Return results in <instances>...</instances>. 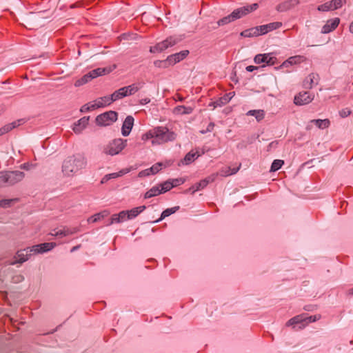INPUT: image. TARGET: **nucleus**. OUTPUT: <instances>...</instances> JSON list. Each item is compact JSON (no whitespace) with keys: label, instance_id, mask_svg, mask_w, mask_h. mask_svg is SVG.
Wrapping results in <instances>:
<instances>
[{"label":"nucleus","instance_id":"nucleus-1","mask_svg":"<svg viewBox=\"0 0 353 353\" xmlns=\"http://www.w3.org/2000/svg\"><path fill=\"white\" fill-rule=\"evenodd\" d=\"M87 164L86 159L81 154H77L67 157L62 164V172L68 176H73Z\"/></svg>","mask_w":353,"mask_h":353},{"label":"nucleus","instance_id":"nucleus-2","mask_svg":"<svg viewBox=\"0 0 353 353\" xmlns=\"http://www.w3.org/2000/svg\"><path fill=\"white\" fill-rule=\"evenodd\" d=\"M259 8V4L256 3H254L251 5H247L239 8H236L234 10L231 14L229 15L223 17L222 19H219L216 24L217 26L214 27V28H217L219 26H223L226 24H228L231 22H233L239 19L242 18L244 16H246L249 13L256 10Z\"/></svg>","mask_w":353,"mask_h":353},{"label":"nucleus","instance_id":"nucleus-3","mask_svg":"<svg viewBox=\"0 0 353 353\" xmlns=\"http://www.w3.org/2000/svg\"><path fill=\"white\" fill-rule=\"evenodd\" d=\"M154 139L152 143L163 144L175 140L176 134L167 127L158 126L153 128Z\"/></svg>","mask_w":353,"mask_h":353},{"label":"nucleus","instance_id":"nucleus-4","mask_svg":"<svg viewBox=\"0 0 353 353\" xmlns=\"http://www.w3.org/2000/svg\"><path fill=\"white\" fill-rule=\"evenodd\" d=\"M24 176V172L19 170L0 172V187L13 185L22 181Z\"/></svg>","mask_w":353,"mask_h":353},{"label":"nucleus","instance_id":"nucleus-5","mask_svg":"<svg viewBox=\"0 0 353 353\" xmlns=\"http://www.w3.org/2000/svg\"><path fill=\"white\" fill-rule=\"evenodd\" d=\"M321 319V315L307 316L306 314L297 315L286 323V326H292L294 328L298 326L299 330L303 329L308 323L315 322Z\"/></svg>","mask_w":353,"mask_h":353},{"label":"nucleus","instance_id":"nucleus-6","mask_svg":"<svg viewBox=\"0 0 353 353\" xmlns=\"http://www.w3.org/2000/svg\"><path fill=\"white\" fill-rule=\"evenodd\" d=\"M126 145V139H115L104 147L103 152L106 154L114 156L121 152L125 148Z\"/></svg>","mask_w":353,"mask_h":353},{"label":"nucleus","instance_id":"nucleus-7","mask_svg":"<svg viewBox=\"0 0 353 353\" xmlns=\"http://www.w3.org/2000/svg\"><path fill=\"white\" fill-rule=\"evenodd\" d=\"M118 114L115 111H108L96 117V123L101 126H107L112 124L117 120Z\"/></svg>","mask_w":353,"mask_h":353},{"label":"nucleus","instance_id":"nucleus-8","mask_svg":"<svg viewBox=\"0 0 353 353\" xmlns=\"http://www.w3.org/2000/svg\"><path fill=\"white\" fill-rule=\"evenodd\" d=\"M178 41L174 37H168L166 39L157 43L154 46H151L150 48V52L151 53H159L163 52L166 49L170 47H172L176 44Z\"/></svg>","mask_w":353,"mask_h":353},{"label":"nucleus","instance_id":"nucleus-9","mask_svg":"<svg viewBox=\"0 0 353 353\" xmlns=\"http://www.w3.org/2000/svg\"><path fill=\"white\" fill-rule=\"evenodd\" d=\"M32 254H34L32 247H28L25 249L19 250L17 252L16 255L14 256V259H16V260L12 262L11 264L23 263L28 261L30 256Z\"/></svg>","mask_w":353,"mask_h":353},{"label":"nucleus","instance_id":"nucleus-10","mask_svg":"<svg viewBox=\"0 0 353 353\" xmlns=\"http://www.w3.org/2000/svg\"><path fill=\"white\" fill-rule=\"evenodd\" d=\"M254 61L256 64L265 63L268 65H274L278 63L277 59L272 56V53L259 54L254 57Z\"/></svg>","mask_w":353,"mask_h":353},{"label":"nucleus","instance_id":"nucleus-11","mask_svg":"<svg viewBox=\"0 0 353 353\" xmlns=\"http://www.w3.org/2000/svg\"><path fill=\"white\" fill-rule=\"evenodd\" d=\"M314 99V95L309 92H299L294 97V102L297 105L308 104Z\"/></svg>","mask_w":353,"mask_h":353},{"label":"nucleus","instance_id":"nucleus-12","mask_svg":"<svg viewBox=\"0 0 353 353\" xmlns=\"http://www.w3.org/2000/svg\"><path fill=\"white\" fill-rule=\"evenodd\" d=\"M56 243H43L32 246L33 254L43 253L52 250L56 246Z\"/></svg>","mask_w":353,"mask_h":353},{"label":"nucleus","instance_id":"nucleus-13","mask_svg":"<svg viewBox=\"0 0 353 353\" xmlns=\"http://www.w3.org/2000/svg\"><path fill=\"white\" fill-rule=\"evenodd\" d=\"M127 212L125 210L121 211L118 214H114L111 216L109 221L105 224L107 226L111 225L114 223H120L128 220Z\"/></svg>","mask_w":353,"mask_h":353},{"label":"nucleus","instance_id":"nucleus-14","mask_svg":"<svg viewBox=\"0 0 353 353\" xmlns=\"http://www.w3.org/2000/svg\"><path fill=\"white\" fill-rule=\"evenodd\" d=\"M134 121L133 117L130 115L127 116L125 119L121 128V133L124 137L130 134L134 125Z\"/></svg>","mask_w":353,"mask_h":353},{"label":"nucleus","instance_id":"nucleus-15","mask_svg":"<svg viewBox=\"0 0 353 353\" xmlns=\"http://www.w3.org/2000/svg\"><path fill=\"white\" fill-rule=\"evenodd\" d=\"M189 54V51L185 50L181 51L180 52L171 54L167 57L168 61L170 65H173L176 63L184 59Z\"/></svg>","mask_w":353,"mask_h":353},{"label":"nucleus","instance_id":"nucleus-16","mask_svg":"<svg viewBox=\"0 0 353 353\" xmlns=\"http://www.w3.org/2000/svg\"><path fill=\"white\" fill-rule=\"evenodd\" d=\"M26 121L25 119H18L17 121H14L10 123L5 125L1 128H0V136L6 133H8L10 130H12V129H14L18 126H20V125L24 124L26 123Z\"/></svg>","mask_w":353,"mask_h":353},{"label":"nucleus","instance_id":"nucleus-17","mask_svg":"<svg viewBox=\"0 0 353 353\" xmlns=\"http://www.w3.org/2000/svg\"><path fill=\"white\" fill-rule=\"evenodd\" d=\"M319 81V75L316 73L310 74L303 81V86L306 89H311L313 85H317Z\"/></svg>","mask_w":353,"mask_h":353},{"label":"nucleus","instance_id":"nucleus-18","mask_svg":"<svg viewBox=\"0 0 353 353\" xmlns=\"http://www.w3.org/2000/svg\"><path fill=\"white\" fill-rule=\"evenodd\" d=\"M340 19L339 18H334L333 19L328 20L327 23L323 26L321 32L323 34H327L333 31L337 28Z\"/></svg>","mask_w":353,"mask_h":353},{"label":"nucleus","instance_id":"nucleus-19","mask_svg":"<svg viewBox=\"0 0 353 353\" xmlns=\"http://www.w3.org/2000/svg\"><path fill=\"white\" fill-rule=\"evenodd\" d=\"M299 3V0H288L277 5L276 9L279 12H285Z\"/></svg>","mask_w":353,"mask_h":353},{"label":"nucleus","instance_id":"nucleus-20","mask_svg":"<svg viewBox=\"0 0 353 353\" xmlns=\"http://www.w3.org/2000/svg\"><path fill=\"white\" fill-rule=\"evenodd\" d=\"M89 121V117H83L80 119L77 123L74 124V127L72 128L73 131L79 134L82 132V130L87 126Z\"/></svg>","mask_w":353,"mask_h":353},{"label":"nucleus","instance_id":"nucleus-21","mask_svg":"<svg viewBox=\"0 0 353 353\" xmlns=\"http://www.w3.org/2000/svg\"><path fill=\"white\" fill-rule=\"evenodd\" d=\"M231 93L225 94L224 96L220 97L219 99L215 101H212L209 104V106H212L214 108L216 107H221L225 104H227L231 99L230 97Z\"/></svg>","mask_w":353,"mask_h":353},{"label":"nucleus","instance_id":"nucleus-22","mask_svg":"<svg viewBox=\"0 0 353 353\" xmlns=\"http://www.w3.org/2000/svg\"><path fill=\"white\" fill-rule=\"evenodd\" d=\"M200 155L201 154H199L198 152L191 150L185 154L183 159H181V163L183 165H189L199 157H200Z\"/></svg>","mask_w":353,"mask_h":353},{"label":"nucleus","instance_id":"nucleus-23","mask_svg":"<svg viewBox=\"0 0 353 353\" xmlns=\"http://www.w3.org/2000/svg\"><path fill=\"white\" fill-rule=\"evenodd\" d=\"M111 72L110 68H98L94 70L90 71L88 73L91 76L92 80L94 78H97L99 76L105 75Z\"/></svg>","mask_w":353,"mask_h":353},{"label":"nucleus","instance_id":"nucleus-24","mask_svg":"<svg viewBox=\"0 0 353 353\" xmlns=\"http://www.w3.org/2000/svg\"><path fill=\"white\" fill-rule=\"evenodd\" d=\"M114 99L112 98V94L108 96H104L102 97H100L97 101V103H95L97 108L104 107L108 105H110L112 102H114Z\"/></svg>","mask_w":353,"mask_h":353},{"label":"nucleus","instance_id":"nucleus-25","mask_svg":"<svg viewBox=\"0 0 353 353\" xmlns=\"http://www.w3.org/2000/svg\"><path fill=\"white\" fill-rule=\"evenodd\" d=\"M110 214V212L107 210H103L99 213L91 216L88 219V223H96L104 218L107 217Z\"/></svg>","mask_w":353,"mask_h":353},{"label":"nucleus","instance_id":"nucleus-26","mask_svg":"<svg viewBox=\"0 0 353 353\" xmlns=\"http://www.w3.org/2000/svg\"><path fill=\"white\" fill-rule=\"evenodd\" d=\"M143 83L139 82L125 86L124 88L126 90L127 96L135 94L143 86Z\"/></svg>","mask_w":353,"mask_h":353},{"label":"nucleus","instance_id":"nucleus-27","mask_svg":"<svg viewBox=\"0 0 353 353\" xmlns=\"http://www.w3.org/2000/svg\"><path fill=\"white\" fill-rule=\"evenodd\" d=\"M192 107H186L185 105H178L173 109L172 112L174 114H190L192 112Z\"/></svg>","mask_w":353,"mask_h":353},{"label":"nucleus","instance_id":"nucleus-28","mask_svg":"<svg viewBox=\"0 0 353 353\" xmlns=\"http://www.w3.org/2000/svg\"><path fill=\"white\" fill-rule=\"evenodd\" d=\"M145 209V205H141L137 208H134L130 210H125L127 212V216L128 219H132L137 216L140 213H141Z\"/></svg>","mask_w":353,"mask_h":353},{"label":"nucleus","instance_id":"nucleus-29","mask_svg":"<svg viewBox=\"0 0 353 353\" xmlns=\"http://www.w3.org/2000/svg\"><path fill=\"white\" fill-rule=\"evenodd\" d=\"M179 206H175L171 208H167L165 210L163 211V212L161 214V216L159 219L153 221L152 223H159L163 219H164L165 217L169 216L170 215L175 213L177 210H179Z\"/></svg>","mask_w":353,"mask_h":353},{"label":"nucleus","instance_id":"nucleus-30","mask_svg":"<svg viewBox=\"0 0 353 353\" xmlns=\"http://www.w3.org/2000/svg\"><path fill=\"white\" fill-rule=\"evenodd\" d=\"M248 116H253L258 122L262 121L265 117V111L263 110H251L247 114Z\"/></svg>","mask_w":353,"mask_h":353},{"label":"nucleus","instance_id":"nucleus-31","mask_svg":"<svg viewBox=\"0 0 353 353\" xmlns=\"http://www.w3.org/2000/svg\"><path fill=\"white\" fill-rule=\"evenodd\" d=\"M240 35L243 37H253L259 36L257 28L253 27L242 31Z\"/></svg>","mask_w":353,"mask_h":353},{"label":"nucleus","instance_id":"nucleus-32","mask_svg":"<svg viewBox=\"0 0 353 353\" xmlns=\"http://www.w3.org/2000/svg\"><path fill=\"white\" fill-rule=\"evenodd\" d=\"M160 194H161V192L160 188H159V185H155L145 192V194L144 195V198L150 199L151 197L159 195Z\"/></svg>","mask_w":353,"mask_h":353},{"label":"nucleus","instance_id":"nucleus-33","mask_svg":"<svg viewBox=\"0 0 353 353\" xmlns=\"http://www.w3.org/2000/svg\"><path fill=\"white\" fill-rule=\"evenodd\" d=\"M312 123H314L319 128L325 129L330 126V121L329 119H313L311 121Z\"/></svg>","mask_w":353,"mask_h":353},{"label":"nucleus","instance_id":"nucleus-34","mask_svg":"<svg viewBox=\"0 0 353 353\" xmlns=\"http://www.w3.org/2000/svg\"><path fill=\"white\" fill-rule=\"evenodd\" d=\"M112 98L114 101H117L118 99H122L125 97H127V92L125 90L124 87L116 90L112 94Z\"/></svg>","mask_w":353,"mask_h":353},{"label":"nucleus","instance_id":"nucleus-35","mask_svg":"<svg viewBox=\"0 0 353 353\" xmlns=\"http://www.w3.org/2000/svg\"><path fill=\"white\" fill-rule=\"evenodd\" d=\"M90 77L91 76L88 72L87 74H84L81 78L77 79L74 82V85L76 87H79V86H81V85L87 83L88 82H89L92 80Z\"/></svg>","mask_w":353,"mask_h":353},{"label":"nucleus","instance_id":"nucleus-36","mask_svg":"<svg viewBox=\"0 0 353 353\" xmlns=\"http://www.w3.org/2000/svg\"><path fill=\"white\" fill-rule=\"evenodd\" d=\"M160 188V190L161 194L165 193L169 190H170L173 187V182H171L170 180H168L161 184L159 185Z\"/></svg>","mask_w":353,"mask_h":353},{"label":"nucleus","instance_id":"nucleus-37","mask_svg":"<svg viewBox=\"0 0 353 353\" xmlns=\"http://www.w3.org/2000/svg\"><path fill=\"white\" fill-rule=\"evenodd\" d=\"M162 167V163H157L153 165L150 168L143 170V172H147V174H157Z\"/></svg>","mask_w":353,"mask_h":353},{"label":"nucleus","instance_id":"nucleus-38","mask_svg":"<svg viewBox=\"0 0 353 353\" xmlns=\"http://www.w3.org/2000/svg\"><path fill=\"white\" fill-rule=\"evenodd\" d=\"M303 60L304 57L302 56H294L287 59L285 64H291L292 65L294 64L300 63L303 61Z\"/></svg>","mask_w":353,"mask_h":353},{"label":"nucleus","instance_id":"nucleus-39","mask_svg":"<svg viewBox=\"0 0 353 353\" xmlns=\"http://www.w3.org/2000/svg\"><path fill=\"white\" fill-rule=\"evenodd\" d=\"M284 164V161L280 159H275L273 161L271 168L270 172H276L279 170L281 166Z\"/></svg>","mask_w":353,"mask_h":353},{"label":"nucleus","instance_id":"nucleus-40","mask_svg":"<svg viewBox=\"0 0 353 353\" xmlns=\"http://www.w3.org/2000/svg\"><path fill=\"white\" fill-rule=\"evenodd\" d=\"M154 65L155 67L159 68H167L170 66V63L168 61V59L165 60H156L154 61Z\"/></svg>","mask_w":353,"mask_h":353},{"label":"nucleus","instance_id":"nucleus-41","mask_svg":"<svg viewBox=\"0 0 353 353\" xmlns=\"http://www.w3.org/2000/svg\"><path fill=\"white\" fill-rule=\"evenodd\" d=\"M267 26V30H268V32H270V31H272L274 30H276L278 28H279L280 27L282 26V23L281 22H272V23H270L268 24H266Z\"/></svg>","mask_w":353,"mask_h":353},{"label":"nucleus","instance_id":"nucleus-42","mask_svg":"<svg viewBox=\"0 0 353 353\" xmlns=\"http://www.w3.org/2000/svg\"><path fill=\"white\" fill-rule=\"evenodd\" d=\"M317 10L322 12H327L329 10H332V7L331 6V3H329V1H327L323 4L319 6Z\"/></svg>","mask_w":353,"mask_h":353},{"label":"nucleus","instance_id":"nucleus-43","mask_svg":"<svg viewBox=\"0 0 353 353\" xmlns=\"http://www.w3.org/2000/svg\"><path fill=\"white\" fill-rule=\"evenodd\" d=\"M217 174L221 176H228L232 175V172H231V167L222 168Z\"/></svg>","mask_w":353,"mask_h":353},{"label":"nucleus","instance_id":"nucleus-44","mask_svg":"<svg viewBox=\"0 0 353 353\" xmlns=\"http://www.w3.org/2000/svg\"><path fill=\"white\" fill-rule=\"evenodd\" d=\"M95 109H97V106H96L95 103L94 104H91V105L88 103V104H85L84 105H83L81 108V112H89V111H91V110H94Z\"/></svg>","mask_w":353,"mask_h":353},{"label":"nucleus","instance_id":"nucleus-45","mask_svg":"<svg viewBox=\"0 0 353 353\" xmlns=\"http://www.w3.org/2000/svg\"><path fill=\"white\" fill-rule=\"evenodd\" d=\"M329 3H331V6L332 7V10H336L339 8H341L343 6V0H332L329 1Z\"/></svg>","mask_w":353,"mask_h":353},{"label":"nucleus","instance_id":"nucleus-46","mask_svg":"<svg viewBox=\"0 0 353 353\" xmlns=\"http://www.w3.org/2000/svg\"><path fill=\"white\" fill-rule=\"evenodd\" d=\"M153 128L143 134L141 137L143 141H148L149 139H154Z\"/></svg>","mask_w":353,"mask_h":353},{"label":"nucleus","instance_id":"nucleus-47","mask_svg":"<svg viewBox=\"0 0 353 353\" xmlns=\"http://www.w3.org/2000/svg\"><path fill=\"white\" fill-rule=\"evenodd\" d=\"M13 199H2L0 201V208H7L11 206Z\"/></svg>","mask_w":353,"mask_h":353},{"label":"nucleus","instance_id":"nucleus-48","mask_svg":"<svg viewBox=\"0 0 353 353\" xmlns=\"http://www.w3.org/2000/svg\"><path fill=\"white\" fill-rule=\"evenodd\" d=\"M64 229H65V236L77 233L78 232L80 231V229L77 227H74L72 228L64 227Z\"/></svg>","mask_w":353,"mask_h":353},{"label":"nucleus","instance_id":"nucleus-49","mask_svg":"<svg viewBox=\"0 0 353 353\" xmlns=\"http://www.w3.org/2000/svg\"><path fill=\"white\" fill-rule=\"evenodd\" d=\"M51 235L57 236V237H61V238L63 236H66L64 228L63 229L59 230H54L53 232L51 233Z\"/></svg>","mask_w":353,"mask_h":353},{"label":"nucleus","instance_id":"nucleus-50","mask_svg":"<svg viewBox=\"0 0 353 353\" xmlns=\"http://www.w3.org/2000/svg\"><path fill=\"white\" fill-rule=\"evenodd\" d=\"M352 113V111L350 109L346 108L342 109L341 111H339V114L342 118H345L350 115Z\"/></svg>","mask_w":353,"mask_h":353},{"label":"nucleus","instance_id":"nucleus-51","mask_svg":"<svg viewBox=\"0 0 353 353\" xmlns=\"http://www.w3.org/2000/svg\"><path fill=\"white\" fill-rule=\"evenodd\" d=\"M217 176H218V174L214 173V174H212L211 175L207 176L203 180L205 181L206 183L208 185L209 183L214 182L215 181V179H216Z\"/></svg>","mask_w":353,"mask_h":353},{"label":"nucleus","instance_id":"nucleus-52","mask_svg":"<svg viewBox=\"0 0 353 353\" xmlns=\"http://www.w3.org/2000/svg\"><path fill=\"white\" fill-rule=\"evenodd\" d=\"M171 182H173V187H176L179 185H181L185 183V179L184 178H178L170 180Z\"/></svg>","mask_w":353,"mask_h":353},{"label":"nucleus","instance_id":"nucleus-53","mask_svg":"<svg viewBox=\"0 0 353 353\" xmlns=\"http://www.w3.org/2000/svg\"><path fill=\"white\" fill-rule=\"evenodd\" d=\"M255 28H257L259 35H263V34H265L268 32V30H267L266 24L259 26H256Z\"/></svg>","mask_w":353,"mask_h":353},{"label":"nucleus","instance_id":"nucleus-54","mask_svg":"<svg viewBox=\"0 0 353 353\" xmlns=\"http://www.w3.org/2000/svg\"><path fill=\"white\" fill-rule=\"evenodd\" d=\"M214 126H215L214 123H213V122H210V123L208 124V125L207 126L206 130H202L201 132L202 134H204V133H205V132H212V131L214 130Z\"/></svg>","mask_w":353,"mask_h":353},{"label":"nucleus","instance_id":"nucleus-55","mask_svg":"<svg viewBox=\"0 0 353 353\" xmlns=\"http://www.w3.org/2000/svg\"><path fill=\"white\" fill-rule=\"evenodd\" d=\"M125 173V172L121 170L119 172H114V173L108 174V176H109V177H110V179H116L120 176H122Z\"/></svg>","mask_w":353,"mask_h":353},{"label":"nucleus","instance_id":"nucleus-56","mask_svg":"<svg viewBox=\"0 0 353 353\" xmlns=\"http://www.w3.org/2000/svg\"><path fill=\"white\" fill-rule=\"evenodd\" d=\"M200 190H202L201 187L199 186V183H196L194 185H192L191 188H190L189 191H192V193L195 192L196 191H199Z\"/></svg>","mask_w":353,"mask_h":353},{"label":"nucleus","instance_id":"nucleus-57","mask_svg":"<svg viewBox=\"0 0 353 353\" xmlns=\"http://www.w3.org/2000/svg\"><path fill=\"white\" fill-rule=\"evenodd\" d=\"M82 6H83L82 1H77L75 3L72 4L70 7V8H75L81 7Z\"/></svg>","mask_w":353,"mask_h":353},{"label":"nucleus","instance_id":"nucleus-58","mask_svg":"<svg viewBox=\"0 0 353 353\" xmlns=\"http://www.w3.org/2000/svg\"><path fill=\"white\" fill-rule=\"evenodd\" d=\"M109 180H110V177H109L108 174H106L105 175L101 181V183L103 184V183H107Z\"/></svg>","mask_w":353,"mask_h":353},{"label":"nucleus","instance_id":"nucleus-59","mask_svg":"<svg viewBox=\"0 0 353 353\" xmlns=\"http://www.w3.org/2000/svg\"><path fill=\"white\" fill-rule=\"evenodd\" d=\"M109 180H110V177H109L108 174H106L105 175L101 181V183L103 184V183H107Z\"/></svg>","mask_w":353,"mask_h":353},{"label":"nucleus","instance_id":"nucleus-60","mask_svg":"<svg viewBox=\"0 0 353 353\" xmlns=\"http://www.w3.org/2000/svg\"><path fill=\"white\" fill-rule=\"evenodd\" d=\"M258 67L254 65H249L246 67V70L248 72H253L255 70H257Z\"/></svg>","mask_w":353,"mask_h":353},{"label":"nucleus","instance_id":"nucleus-61","mask_svg":"<svg viewBox=\"0 0 353 353\" xmlns=\"http://www.w3.org/2000/svg\"><path fill=\"white\" fill-rule=\"evenodd\" d=\"M314 307H315V306L312 305H305L304 307V310H306V311H313Z\"/></svg>","mask_w":353,"mask_h":353},{"label":"nucleus","instance_id":"nucleus-62","mask_svg":"<svg viewBox=\"0 0 353 353\" xmlns=\"http://www.w3.org/2000/svg\"><path fill=\"white\" fill-rule=\"evenodd\" d=\"M241 164L240 163L238 167L236 168H231V172H232V174H236L240 169Z\"/></svg>","mask_w":353,"mask_h":353},{"label":"nucleus","instance_id":"nucleus-63","mask_svg":"<svg viewBox=\"0 0 353 353\" xmlns=\"http://www.w3.org/2000/svg\"><path fill=\"white\" fill-rule=\"evenodd\" d=\"M199 183V186L201 187L202 189H203L204 188H205L208 185L205 181H204L203 179L201 180Z\"/></svg>","mask_w":353,"mask_h":353},{"label":"nucleus","instance_id":"nucleus-64","mask_svg":"<svg viewBox=\"0 0 353 353\" xmlns=\"http://www.w3.org/2000/svg\"><path fill=\"white\" fill-rule=\"evenodd\" d=\"M150 101V100L149 99L146 98V99H142L141 101V104H147Z\"/></svg>","mask_w":353,"mask_h":353}]
</instances>
